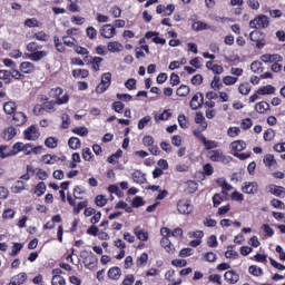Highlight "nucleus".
<instances>
[{
    "label": "nucleus",
    "instance_id": "23",
    "mask_svg": "<svg viewBox=\"0 0 285 285\" xmlns=\"http://www.w3.org/2000/svg\"><path fill=\"white\" fill-rule=\"evenodd\" d=\"M265 166H267V168H275V166H277V160H275V156L267 154L264 159H263Z\"/></svg>",
    "mask_w": 285,
    "mask_h": 285
},
{
    "label": "nucleus",
    "instance_id": "21",
    "mask_svg": "<svg viewBox=\"0 0 285 285\" xmlns=\"http://www.w3.org/2000/svg\"><path fill=\"white\" fill-rule=\"evenodd\" d=\"M107 49L109 52H121V50H124V45L117 41H111L107 45Z\"/></svg>",
    "mask_w": 285,
    "mask_h": 285
},
{
    "label": "nucleus",
    "instance_id": "30",
    "mask_svg": "<svg viewBox=\"0 0 285 285\" xmlns=\"http://www.w3.org/2000/svg\"><path fill=\"white\" fill-rule=\"evenodd\" d=\"M257 95H275V87L272 85H267L257 90Z\"/></svg>",
    "mask_w": 285,
    "mask_h": 285
},
{
    "label": "nucleus",
    "instance_id": "17",
    "mask_svg": "<svg viewBox=\"0 0 285 285\" xmlns=\"http://www.w3.org/2000/svg\"><path fill=\"white\" fill-rule=\"evenodd\" d=\"M47 55H48V51H39V50H37L33 53H29L28 55V59H30V61H41V59H46Z\"/></svg>",
    "mask_w": 285,
    "mask_h": 285
},
{
    "label": "nucleus",
    "instance_id": "57",
    "mask_svg": "<svg viewBox=\"0 0 285 285\" xmlns=\"http://www.w3.org/2000/svg\"><path fill=\"white\" fill-rule=\"evenodd\" d=\"M146 262H148V254L142 253L138 258H137V266H144V264H146Z\"/></svg>",
    "mask_w": 285,
    "mask_h": 285
},
{
    "label": "nucleus",
    "instance_id": "52",
    "mask_svg": "<svg viewBox=\"0 0 285 285\" xmlns=\"http://www.w3.org/2000/svg\"><path fill=\"white\" fill-rule=\"evenodd\" d=\"M23 142H16L12 147V155H19V153H23Z\"/></svg>",
    "mask_w": 285,
    "mask_h": 285
},
{
    "label": "nucleus",
    "instance_id": "51",
    "mask_svg": "<svg viewBox=\"0 0 285 285\" xmlns=\"http://www.w3.org/2000/svg\"><path fill=\"white\" fill-rule=\"evenodd\" d=\"M203 258L205 259V262H216L217 255L213 252H207L203 255Z\"/></svg>",
    "mask_w": 285,
    "mask_h": 285
},
{
    "label": "nucleus",
    "instance_id": "26",
    "mask_svg": "<svg viewBox=\"0 0 285 285\" xmlns=\"http://www.w3.org/2000/svg\"><path fill=\"white\" fill-rule=\"evenodd\" d=\"M68 146L71 148V150H79V148H81V140H79L77 137H71L68 140Z\"/></svg>",
    "mask_w": 285,
    "mask_h": 285
},
{
    "label": "nucleus",
    "instance_id": "29",
    "mask_svg": "<svg viewBox=\"0 0 285 285\" xmlns=\"http://www.w3.org/2000/svg\"><path fill=\"white\" fill-rule=\"evenodd\" d=\"M135 234L140 242H148V232H145L141 227H136Z\"/></svg>",
    "mask_w": 285,
    "mask_h": 285
},
{
    "label": "nucleus",
    "instance_id": "16",
    "mask_svg": "<svg viewBox=\"0 0 285 285\" xmlns=\"http://www.w3.org/2000/svg\"><path fill=\"white\" fill-rule=\"evenodd\" d=\"M170 117H173V114L170 112V109H165L163 111V114L159 115H155L154 119L157 124H159V121H168V119H170Z\"/></svg>",
    "mask_w": 285,
    "mask_h": 285
},
{
    "label": "nucleus",
    "instance_id": "25",
    "mask_svg": "<svg viewBox=\"0 0 285 285\" xmlns=\"http://www.w3.org/2000/svg\"><path fill=\"white\" fill-rule=\"evenodd\" d=\"M232 149L236 153H242V150H246V144L244 140H235L230 144Z\"/></svg>",
    "mask_w": 285,
    "mask_h": 285
},
{
    "label": "nucleus",
    "instance_id": "33",
    "mask_svg": "<svg viewBox=\"0 0 285 285\" xmlns=\"http://www.w3.org/2000/svg\"><path fill=\"white\" fill-rule=\"evenodd\" d=\"M198 185L195 180H188L186 183V190L189 194L197 193Z\"/></svg>",
    "mask_w": 285,
    "mask_h": 285
},
{
    "label": "nucleus",
    "instance_id": "40",
    "mask_svg": "<svg viewBox=\"0 0 285 285\" xmlns=\"http://www.w3.org/2000/svg\"><path fill=\"white\" fill-rule=\"evenodd\" d=\"M239 78L237 77H233V76H225L223 78V83H225V86H235V82L238 81Z\"/></svg>",
    "mask_w": 285,
    "mask_h": 285
},
{
    "label": "nucleus",
    "instance_id": "12",
    "mask_svg": "<svg viewBox=\"0 0 285 285\" xmlns=\"http://www.w3.org/2000/svg\"><path fill=\"white\" fill-rule=\"evenodd\" d=\"M28 121V117H26V114L21 111H17L13 114L12 124L13 126H23Z\"/></svg>",
    "mask_w": 285,
    "mask_h": 285
},
{
    "label": "nucleus",
    "instance_id": "5",
    "mask_svg": "<svg viewBox=\"0 0 285 285\" xmlns=\"http://www.w3.org/2000/svg\"><path fill=\"white\" fill-rule=\"evenodd\" d=\"M177 210L180 215H190V213H193V204L190 203V199H180L177 203Z\"/></svg>",
    "mask_w": 285,
    "mask_h": 285
},
{
    "label": "nucleus",
    "instance_id": "3",
    "mask_svg": "<svg viewBox=\"0 0 285 285\" xmlns=\"http://www.w3.org/2000/svg\"><path fill=\"white\" fill-rule=\"evenodd\" d=\"M207 157L210 161H219L222 164H228L230 161V157L224 155L219 149L208 151Z\"/></svg>",
    "mask_w": 285,
    "mask_h": 285
},
{
    "label": "nucleus",
    "instance_id": "42",
    "mask_svg": "<svg viewBox=\"0 0 285 285\" xmlns=\"http://www.w3.org/2000/svg\"><path fill=\"white\" fill-rule=\"evenodd\" d=\"M24 26L27 28H39V20H37L36 18H29L24 20Z\"/></svg>",
    "mask_w": 285,
    "mask_h": 285
},
{
    "label": "nucleus",
    "instance_id": "35",
    "mask_svg": "<svg viewBox=\"0 0 285 285\" xmlns=\"http://www.w3.org/2000/svg\"><path fill=\"white\" fill-rule=\"evenodd\" d=\"M58 144H59V139H57L56 137H49L45 141V145L47 146V148H57Z\"/></svg>",
    "mask_w": 285,
    "mask_h": 285
},
{
    "label": "nucleus",
    "instance_id": "43",
    "mask_svg": "<svg viewBox=\"0 0 285 285\" xmlns=\"http://www.w3.org/2000/svg\"><path fill=\"white\" fill-rule=\"evenodd\" d=\"M95 204H96V206H99L101 208V207L106 206V204H108V199H106V196H104V195H98L95 198Z\"/></svg>",
    "mask_w": 285,
    "mask_h": 285
},
{
    "label": "nucleus",
    "instance_id": "4",
    "mask_svg": "<svg viewBox=\"0 0 285 285\" xmlns=\"http://www.w3.org/2000/svg\"><path fill=\"white\" fill-rule=\"evenodd\" d=\"M112 81V73L106 72L101 76V82L97 86L96 92L98 95H102V92L107 89L110 88V83Z\"/></svg>",
    "mask_w": 285,
    "mask_h": 285
},
{
    "label": "nucleus",
    "instance_id": "56",
    "mask_svg": "<svg viewBox=\"0 0 285 285\" xmlns=\"http://www.w3.org/2000/svg\"><path fill=\"white\" fill-rule=\"evenodd\" d=\"M271 205L273 206V208H279L281 210H284L285 208L284 202L279 199H272Z\"/></svg>",
    "mask_w": 285,
    "mask_h": 285
},
{
    "label": "nucleus",
    "instance_id": "39",
    "mask_svg": "<svg viewBox=\"0 0 285 285\" xmlns=\"http://www.w3.org/2000/svg\"><path fill=\"white\" fill-rule=\"evenodd\" d=\"M248 271H249L250 275H254V277H262L263 271L257 265L249 266Z\"/></svg>",
    "mask_w": 285,
    "mask_h": 285
},
{
    "label": "nucleus",
    "instance_id": "36",
    "mask_svg": "<svg viewBox=\"0 0 285 285\" xmlns=\"http://www.w3.org/2000/svg\"><path fill=\"white\" fill-rule=\"evenodd\" d=\"M101 61H104V58H101V57H94L91 59V61H90L92 70L98 72L99 66H100Z\"/></svg>",
    "mask_w": 285,
    "mask_h": 285
},
{
    "label": "nucleus",
    "instance_id": "1",
    "mask_svg": "<svg viewBox=\"0 0 285 285\" xmlns=\"http://www.w3.org/2000/svg\"><path fill=\"white\" fill-rule=\"evenodd\" d=\"M61 95H63V89L60 87H56L52 88L49 91V97H51L55 102H57V106H63V104H68V101H70V96H68V94H65L62 97Z\"/></svg>",
    "mask_w": 285,
    "mask_h": 285
},
{
    "label": "nucleus",
    "instance_id": "8",
    "mask_svg": "<svg viewBox=\"0 0 285 285\" xmlns=\"http://www.w3.org/2000/svg\"><path fill=\"white\" fill-rule=\"evenodd\" d=\"M23 135L24 139H27L28 141H37V139L41 137V134H39V130L36 126H30L29 128H27Z\"/></svg>",
    "mask_w": 285,
    "mask_h": 285
},
{
    "label": "nucleus",
    "instance_id": "61",
    "mask_svg": "<svg viewBox=\"0 0 285 285\" xmlns=\"http://www.w3.org/2000/svg\"><path fill=\"white\" fill-rule=\"evenodd\" d=\"M246 3L252 10H259V1L258 0H247Z\"/></svg>",
    "mask_w": 285,
    "mask_h": 285
},
{
    "label": "nucleus",
    "instance_id": "15",
    "mask_svg": "<svg viewBox=\"0 0 285 285\" xmlns=\"http://www.w3.org/2000/svg\"><path fill=\"white\" fill-rule=\"evenodd\" d=\"M20 70L24 73V75H32V72H35L36 67L35 63L29 62V61H24L20 65Z\"/></svg>",
    "mask_w": 285,
    "mask_h": 285
},
{
    "label": "nucleus",
    "instance_id": "50",
    "mask_svg": "<svg viewBox=\"0 0 285 285\" xmlns=\"http://www.w3.org/2000/svg\"><path fill=\"white\" fill-rule=\"evenodd\" d=\"M242 132V129L239 127H229L227 129L228 137H237Z\"/></svg>",
    "mask_w": 285,
    "mask_h": 285
},
{
    "label": "nucleus",
    "instance_id": "59",
    "mask_svg": "<svg viewBox=\"0 0 285 285\" xmlns=\"http://www.w3.org/2000/svg\"><path fill=\"white\" fill-rule=\"evenodd\" d=\"M73 197H75V199H83V189H81V187L77 186L73 189Z\"/></svg>",
    "mask_w": 285,
    "mask_h": 285
},
{
    "label": "nucleus",
    "instance_id": "53",
    "mask_svg": "<svg viewBox=\"0 0 285 285\" xmlns=\"http://www.w3.org/2000/svg\"><path fill=\"white\" fill-rule=\"evenodd\" d=\"M125 86L128 90H135L137 88V80L135 78H130L125 82Z\"/></svg>",
    "mask_w": 285,
    "mask_h": 285
},
{
    "label": "nucleus",
    "instance_id": "64",
    "mask_svg": "<svg viewBox=\"0 0 285 285\" xmlns=\"http://www.w3.org/2000/svg\"><path fill=\"white\" fill-rule=\"evenodd\" d=\"M67 9L69 10V12H80V10H81V9L77 6V2H75V1H71V2L68 4Z\"/></svg>",
    "mask_w": 285,
    "mask_h": 285
},
{
    "label": "nucleus",
    "instance_id": "34",
    "mask_svg": "<svg viewBox=\"0 0 285 285\" xmlns=\"http://www.w3.org/2000/svg\"><path fill=\"white\" fill-rule=\"evenodd\" d=\"M71 132L79 135L80 137H88V128L86 127H75Z\"/></svg>",
    "mask_w": 285,
    "mask_h": 285
},
{
    "label": "nucleus",
    "instance_id": "24",
    "mask_svg": "<svg viewBox=\"0 0 285 285\" xmlns=\"http://www.w3.org/2000/svg\"><path fill=\"white\" fill-rule=\"evenodd\" d=\"M269 193L275 195V197H281L282 195H285V188L282 186L271 185Z\"/></svg>",
    "mask_w": 285,
    "mask_h": 285
},
{
    "label": "nucleus",
    "instance_id": "28",
    "mask_svg": "<svg viewBox=\"0 0 285 285\" xmlns=\"http://www.w3.org/2000/svg\"><path fill=\"white\" fill-rule=\"evenodd\" d=\"M176 95L178 97H188V95H190V87H188L187 85H181L177 90H176Z\"/></svg>",
    "mask_w": 285,
    "mask_h": 285
},
{
    "label": "nucleus",
    "instance_id": "22",
    "mask_svg": "<svg viewBox=\"0 0 285 285\" xmlns=\"http://www.w3.org/2000/svg\"><path fill=\"white\" fill-rule=\"evenodd\" d=\"M256 112H259V115H264L266 110H271V105L266 101H261L255 105Z\"/></svg>",
    "mask_w": 285,
    "mask_h": 285
},
{
    "label": "nucleus",
    "instance_id": "60",
    "mask_svg": "<svg viewBox=\"0 0 285 285\" xmlns=\"http://www.w3.org/2000/svg\"><path fill=\"white\" fill-rule=\"evenodd\" d=\"M124 108H125V105L121 101H115L112 104V109L115 110V112H121Z\"/></svg>",
    "mask_w": 285,
    "mask_h": 285
},
{
    "label": "nucleus",
    "instance_id": "62",
    "mask_svg": "<svg viewBox=\"0 0 285 285\" xmlns=\"http://www.w3.org/2000/svg\"><path fill=\"white\" fill-rule=\"evenodd\" d=\"M250 70H253V72H262V62L259 61L252 62Z\"/></svg>",
    "mask_w": 285,
    "mask_h": 285
},
{
    "label": "nucleus",
    "instance_id": "7",
    "mask_svg": "<svg viewBox=\"0 0 285 285\" xmlns=\"http://www.w3.org/2000/svg\"><path fill=\"white\" fill-rule=\"evenodd\" d=\"M100 37H104V39H112L115 35H117V29L112 27V24H104L100 27Z\"/></svg>",
    "mask_w": 285,
    "mask_h": 285
},
{
    "label": "nucleus",
    "instance_id": "14",
    "mask_svg": "<svg viewBox=\"0 0 285 285\" xmlns=\"http://www.w3.org/2000/svg\"><path fill=\"white\" fill-rule=\"evenodd\" d=\"M224 278L226 282H228V284H237V282H239V274H237L235 271H227Z\"/></svg>",
    "mask_w": 285,
    "mask_h": 285
},
{
    "label": "nucleus",
    "instance_id": "2",
    "mask_svg": "<svg viewBox=\"0 0 285 285\" xmlns=\"http://www.w3.org/2000/svg\"><path fill=\"white\" fill-rule=\"evenodd\" d=\"M271 26V18L266 14H258L254 20L249 21V27L255 28L256 30H266Z\"/></svg>",
    "mask_w": 285,
    "mask_h": 285
},
{
    "label": "nucleus",
    "instance_id": "19",
    "mask_svg": "<svg viewBox=\"0 0 285 285\" xmlns=\"http://www.w3.org/2000/svg\"><path fill=\"white\" fill-rule=\"evenodd\" d=\"M257 35H259V31H257V30L252 31L249 33V39H250V41L256 42V48H263L264 46H266V42L264 40L257 39Z\"/></svg>",
    "mask_w": 285,
    "mask_h": 285
},
{
    "label": "nucleus",
    "instance_id": "31",
    "mask_svg": "<svg viewBox=\"0 0 285 285\" xmlns=\"http://www.w3.org/2000/svg\"><path fill=\"white\" fill-rule=\"evenodd\" d=\"M165 278L168 279V282H171L173 284L169 285H179L181 284V278L178 281H175V271H168L165 275Z\"/></svg>",
    "mask_w": 285,
    "mask_h": 285
},
{
    "label": "nucleus",
    "instance_id": "45",
    "mask_svg": "<svg viewBox=\"0 0 285 285\" xmlns=\"http://www.w3.org/2000/svg\"><path fill=\"white\" fill-rule=\"evenodd\" d=\"M13 279L17 282V284L21 285V284H26V282L28 281V274L26 273H20L17 276L13 277Z\"/></svg>",
    "mask_w": 285,
    "mask_h": 285
},
{
    "label": "nucleus",
    "instance_id": "27",
    "mask_svg": "<svg viewBox=\"0 0 285 285\" xmlns=\"http://www.w3.org/2000/svg\"><path fill=\"white\" fill-rule=\"evenodd\" d=\"M108 277L110 279H119V277H121V268H119V267H111L108 271Z\"/></svg>",
    "mask_w": 285,
    "mask_h": 285
},
{
    "label": "nucleus",
    "instance_id": "18",
    "mask_svg": "<svg viewBox=\"0 0 285 285\" xmlns=\"http://www.w3.org/2000/svg\"><path fill=\"white\" fill-rule=\"evenodd\" d=\"M206 150H213V148H219V142L215 140H207L206 136L200 137Z\"/></svg>",
    "mask_w": 285,
    "mask_h": 285
},
{
    "label": "nucleus",
    "instance_id": "63",
    "mask_svg": "<svg viewBox=\"0 0 285 285\" xmlns=\"http://www.w3.org/2000/svg\"><path fill=\"white\" fill-rule=\"evenodd\" d=\"M178 124H179L180 128H188V121L186 120L185 115L178 116Z\"/></svg>",
    "mask_w": 285,
    "mask_h": 285
},
{
    "label": "nucleus",
    "instance_id": "58",
    "mask_svg": "<svg viewBox=\"0 0 285 285\" xmlns=\"http://www.w3.org/2000/svg\"><path fill=\"white\" fill-rule=\"evenodd\" d=\"M252 126H253V120L250 118L243 119L240 124V128L243 130H248V128H250Z\"/></svg>",
    "mask_w": 285,
    "mask_h": 285
},
{
    "label": "nucleus",
    "instance_id": "48",
    "mask_svg": "<svg viewBox=\"0 0 285 285\" xmlns=\"http://www.w3.org/2000/svg\"><path fill=\"white\" fill-rule=\"evenodd\" d=\"M238 91L240 95H248L250 92V85L248 82H244L238 87Z\"/></svg>",
    "mask_w": 285,
    "mask_h": 285
},
{
    "label": "nucleus",
    "instance_id": "20",
    "mask_svg": "<svg viewBox=\"0 0 285 285\" xmlns=\"http://www.w3.org/2000/svg\"><path fill=\"white\" fill-rule=\"evenodd\" d=\"M3 110L6 115H14L17 110V104L14 101L4 102Z\"/></svg>",
    "mask_w": 285,
    "mask_h": 285
},
{
    "label": "nucleus",
    "instance_id": "9",
    "mask_svg": "<svg viewBox=\"0 0 285 285\" xmlns=\"http://www.w3.org/2000/svg\"><path fill=\"white\" fill-rule=\"evenodd\" d=\"M204 106V94L197 92L190 101V108L191 110H198V108H202Z\"/></svg>",
    "mask_w": 285,
    "mask_h": 285
},
{
    "label": "nucleus",
    "instance_id": "55",
    "mask_svg": "<svg viewBox=\"0 0 285 285\" xmlns=\"http://www.w3.org/2000/svg\"><path fill=\"white\" fill-rule=\"evenodd\" d=\"M150 116H145L142 119L138 121V129L144 130L146 128V125L150 121Z\"/></svg>",
    "mask_w": 285,
    "mask_h": 285
},
{
    "label": "nucleus",
    "instance_id": "49",
    "mask_svg": "<svg viewBox=\"0 0 285 285\" xmlns=\"http://www.w3.org/2000/svg\"><path fill=\"white\" fill-rule=\"evenodd\" d=\"M92 151L90 150V148H83L82 149V158L85 159V161H92Z\"/></svg>",
    "mask_w": 285,
    "mask_h": 285
},
{
    "label": "nucleus",
    "instance_id": "54",
    "mask_svg": "<svg viewBox=\"0 0 285 285\" xmlns=\"http://www.w3.org/2000/svg\"><path fill=\"white\" fill-rule=\"evenodd\" d=\"M33 39H37V41H48V35L43 31H38L33 35Z\"/></svg>",
    "mask_w": 285,
    "mask_h": 285
},
{
    "label": "nucleus",
    "instance_id": "10",
    "mask_svg": "<svg viewBox=\"0 0 285 285\" xmlns=\"http://www.w3.org/2000/svg\"><path fill=\"white\" fill-rule=\"evenodd\" d=\"M65 159H66V156L63 155L57 156V155L47 154L42 156V161H45V164H48V165L57 164V161H63Z\"/></svg>",
    "mask_w": 285,
    "mask_h": 285
},
{
    "label": "nucleus",
    "instance_id": "46",
    "mask_svg": "<svg viewBox=\"0 0 285 285\" xmlns=\"http://www.w3.org/2000/svg\"><path fill=\"white\" fill-rule=\"evenodd\" d=\"M52 285H66V278L61 275H55L51 281Z\"/></svg>",
    "mask_w": 285,
    "mask_h": 285
},
{
    "label": "nucleus",
    "instance_id": "38",
    "mask_svg": "<svg viewBox=\"0 0 285 285\" xmlns=\"http://www.w3.org/2000/svg\"><path fill=\"white\" fill-rule=\"evenodd\" d=\"M210 86H212V88H213L214 90H219V89H222V86H224V85L222 83V78H219V76H214V79H213Z\"/></svg>",
    "mask_w": 285,
    "mask_h": 285
},
{
    "label": "nucleus",
    "instance_id": "44",
    "mask_svg": "<svg viewBox=\"0 0 285 285\" xmlns=\"http://www.w3.org/2000/svg\"><path fill=\"white\" fill-rule=\"evenodd\" d=\"M210 28L206 22L197 21L193 23V29L194 30H208Z\"/></svg>",
    "mask_w": 285,
    "mask_h": 285
},
{
    "label": "nucleus",
    "instance_id": "37",
    "mask_svg": "<svg viewBox=\"0 0 285 285\" xmlns=\"http://www.w3.org/2000/svg\"><path fill=\"white\" fill-rule=\"evenodd\" d=\"M46 193V183L41 181L39 183L35 188V194L37 197H41Z\"/></svg>",
    "mask_w": 285,
    "mask_h": 285
},
{
    "label": "nucleus",
    "instance_id": "47",
    "mask_svg": "<svg viewBox=\"0 0 285 285\" xmlns=\"http://www.w3.org/2000/svg\"><path fill=\"white\" fill-rule=\"evenodd\" d=\"M0 79L6 81V83H11L12 79H10V71L0 69Z\"/></svg>",
    "mask_w": 285,
    "mask_h": 285
},
{
    "label": "nucleus",
    "instance_id": "32",
    "mask_svg": "<svg viewBox=\"0 0 285 285\" xmlns=\"http://www.w3.org/2000/svg\"><path fill=\"white\" fill-rule=\"evenodd\" d=\"M132 179L136 184H146V176L141 171H135Z\"/></svg>",
    "mask_w": 285,
    "mask_h": 285
},
{
    "label": "nucleus",
    "instance_id": "11",
    "mask_svg": "<svg viewBox=\"0 0 285 285\" xmlns=\"http://www.w3.org/2000/svg\"><path fill=\"white\" fill-rule=\"evenodd\" d=\"M40 98L42 101H45L42 104V108L43 110H46V112H55V110H57L55 108V106H57V102H55V100H49V98L45 96H40Z\"/></svg>",
    "mask_w": 285,
    "mask_h": 285
},
{
    "label": "nucleus",
    "instance_id": "41",
    "mask_svg": "<svg viewBox=\"0 0 285 285\" xmlns=\"http://www.w3.org/2000/svg\"><path fill=\"white\" fill-rule=\"evenodd\" d=\"M72 75L73 77H81L82 79H86V77L89 75V71L88 69H75Z\"/></svg>",
    "mask_w": 285,
    "mask_h": 285
},
{
    "label": "nucleus",
    "instance_id": "6",
    "mask_svg": "<svg viewBox=\"0 0 285 285\" xmlns=\"http://www.w3.org/2000/svg\"><path fill=\"white\" fill-rule=\"evenodd\" d=\"M242 190L246 195H257L259 193V185L256 181H245Z\"/></svg>",
    "mask_w": 285,
    "mask_h": 285
},
{
    "label": "nucleus",
    "instance_id": "13",
    "mask_svg": "<svg viewBox=\"0 0 285 285\" xmlns=\"http://www.w3.org/2000/svg\"><path fill=\"white\" fill-rule=\"evenodd\" d=\"M17 137V128L8 127L2 131V138L4 141H12Z\"/></svg>",
    "mask_w": 285,
    "mask_h": 285
}]
</instances>
